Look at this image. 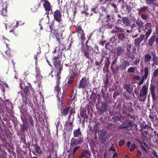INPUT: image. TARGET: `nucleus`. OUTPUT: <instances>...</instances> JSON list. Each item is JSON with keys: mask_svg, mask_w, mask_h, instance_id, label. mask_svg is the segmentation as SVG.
Segmentation results:
<instances>
[{"mask_svg": "<svg viewBox=\"0 0 158 158\" xmlns=\"http://www.w3.org/2000/svg\"><path fill=\"white\" fill-rule=\"evenodd\" d=\"M125 29H123L121 27L115 26L111 31V32L112 33L120 32V33H118L117 34V37L118 38V39L117 42H116L119 43L120 41L123 42L124 41L125 38V34L123 33L125 32Z\"/></svg>", "mask_w": 158, "mask_h": 158, "instance_id": "1", "label": "nucleus"}, {"mask_svg": "<svg viewBox=\"0 0 158 158\" xmlns=\"http://www.w3.org/2000/svg\"><path fill=\"white\" fill-rule=\"evenodd\" d=\"M73 68L71 69L70 72V74L68 77V83L69 85L73 84L74 82V78L77 74L76 72L77 71V65H72Z\"/></svg>", "mask_w": 158, "mask_h": 158, "instance_id": "2", "label": "nucleus"}, {"mask_svg": "<svg viewBox=\"0 0 158 158\" xmlns=\"http://www.w3.org/2000/svg\"><path fill=\"white\" fill-rule=\"evenodd\" d=\"M148 87L146 85H144L140 90L139 96L138 97L139 101L140 102H144L147 98L148 93Z\"/></svg>", "mask_w": 158, "mask_h": 158, "instance_id": "3", "label": "nucleus"}, {"mask_svg": "<svg viewBox=\"0 0 158 158\" xmlns=\"http://www.w3.org/2000/svg\"><path fill=\"white\" fill-rule=\"evenodd\" d=\"M93 49H91L88 45H86V47L82 48L81 49L83 56L87 59H90L93 54L92 52Z\"/></svg>", "mask_w": 158, "mask_h": 158, "instance_id": "4", "label": "nucleus"}, {"mask_svg": "<svg viewBox=\"0 0 158 158\" xmlns=\"http://www.w3.org/2000/svg\"><path fill=\"white\" fill-rule=\"evenodd\" d=\"M111 16L108 15L104 19L105 20L102 22V27L106 28H112L114 27V24L110 19Z\"/></svg>", "mask_w": 158, "mask_h": 158, "instance_id": "5", "label": "nucleus"}, {"mask_svg": "<svg viewBox=\"0 0 158 158\" xmlns=\"http://www.w3.org/2000/svg\"><path fill=\"white\" fill-rule=\"evenodd\" d=\"M90 85L89 78L84 77L80 80L79 85L78 88L84 89L88 88Z\"/></svg>", "mask_w": 158, "mask_h": 158, "instance_id": "6", "label": "nucleus"}, {"mask_svg": "<svg viewBox=\"0 0 158 158\" xmlns=\"http://www.w3.org/2000/svg\"><path fill=\"white\" fill-rule=\"evenodd\" d=\"M43 2L44 3L43 6L46 12L45 14L47 15V17L49 19V11L52 10V6L48 0H41L40 2Z\"/></svg>", "mask_w": 158, "mask_h": 158, "instance_id": "7", "label": "nucleus"}, {"mask_svg": "<svg viewBox=\"0 0 158 158\" xmlns=\"http://www.w3.org/2000/svg\"><path fill=\"white\" fill-rule=\"evenodd\" d=\"M61 58L58 55L57 56H54L52 59L54 67L56 69H62V66L61 65Z\"/></svg>", "mask_w": 158, "mask_h": 158, "instance_id": "8", "label": "nucleus"}, {"mask_svg": "<svg viewBox=\"0 0 158 158\" xmlns=\"http://www.w3.org/2000/svg\"><path fill=\"white\" fill-rule=\"evenodd\" d=\"M83 140V139L82 138H79L78 139L72 138L71 140L70 148L72 149L77 145L81 144Z\"/></svg>", "mask_w": 158, "mask_h": 158, "instance_id": "9", "label": "nucleus"}, {"mask_svg": "<svg viewBox=\"0 0 158 158\" xmlns=\"http://www.w3.org/2000/svg\"><path fill=\"white\" fill-rule=\"evenodd\" d=\"M29 88L28 86H26L23 89V92L24 94V96L23 92L22 91L21 93V95L22 97L23 100L24 98L25 99L26 103L27 102V100L29 101L30 99L31 98V96L30 97L29 95Z\"/></svg>", "mask_w": 158, "mask_h": 158, "instance_id": "10", "label": "nucleus"}, {"mask_svg": "<svg viewBox=\"0 0 158 158\" xmlns=\"http://www.w3.org/2000/svg\"><path fill=\"white\" fill-rule=\"evenodd\" d=\"M149 89L151 92L152 100L155 101L156 100V94L158 92V88L153 84H151L150 85Z\"/></svg>", "mask_w": 158, "mask_h": 158, "instance_id": "11", "label": "nucleus"}, {"mask_svg": "<svg viewBox=\"0 0 158 158\" xmlns=\"http://www.w3.org/2000/svg\"><path fill=\"white\" fill-rule=\"evenodd\" d=\"M53 16L55 20L59 24H63L62 23V15L59 10H56L53 13Z\"/></svg>", "mask_w": 158, "mask_h": 158, "instance_id": "12", "label": "nucleus"}, {"mask_svg": "<svg viewBox=\"0 0 158 158\" xmlns=\"http://www.w3.org/2000/svg\"><path fill=\"white\" fill-rule=\"evenodd\" d=\"M51 35L53 38H55L58 42L59 45L61 44L60 40V33L58 32V31L53 29L52 31H51Z\"/></svg>", "mask_w": 158, "mask_h": 158, "instance_id": "13", "label": "nucleus"}, {"mask_svg": "<svg viewBox=\"0 0 158 158\" xmlns=\"http://www.w3.org/2000/svg\"><path fill=\"white\" fill-rule=\"evenodd\" d=\"M130 65V62L127 60L122 61L120 64V68L122 71L126 70V68Z\"/></svg>", "mask_w": 158, "mask_h": 158, "instance_id": "14", "label": "nucleus"}, {"mask_svg": "<svg viewBox=\"0 0 158 158\" xmlns=\"http://www.w3.org/2000/svg\"><path fill=\"white\" fill-rule=\"evenodd\" d=\"M123 107L126 110L128 111L129 112H131L133 110V104L131 102L124 103Z\"/></svg>", "mask_w": 158, "mask_h": 158, "instance_id": "15", "label": "nucleus"}, {"mask_svg": "<svg viewBox=\"0 0 158 158\" xmlns=\"http://www.w3.org/2000/svg\"><path fill=\"white\" fill-rule=\"evenodd\" d=\"M145 37V35L142 34L139 37L135 39L134 44L136 47L140 45V43L144 39Z\"/></svg>", "mask_w": 158, "mask_h": 158, "instance_id": "16", "label": "nucleus"}, {"mask_svg": "<svg viewBox=\"0 0 158 158\" xmlns=\"http://www.w3.org/2000/svg\"><path fill=\"white\" fill-rule=\"evenodd\" d=\"M7 5L6 3H3V5L0 6V14L2 16H5L7 13Z\"/></svg>", "mask_w": 158, "mask_h": 158, "instance_id": "17", "label": "nucleus"}, {"mask_svg": "<svg viewBox=\"0 0 158 158\" xmlns=\"http://www.w3.org/2000/svg\"><path fill=\"white\" fill-rule=\"evenodd\" d=\"M71 107L70 106L65 107L60 110V114L62 116H66L68 114Z\"/></svg>", "mask_w": 158, "mask_h": 158, "instance_id": "18", "label": "nucleus"}, {"mask_svg": "<svg viewBox=\"0 0 158 158\" xmlns=\"http://www.w3.org/2000/svg\"><path fill=\"white\" fill-rule=\"evenodd\" d=\"M151 55L152 56V60L153 62L156 65H158V57L156 56V53L154 51H151L150 52Z\"/></svg>", "mask_w": 158, "mask_h": 158, "instance_id": "19", "label": "nucleus"}, {"mask_svg": "<svg viewBox=\"0 0 158 158\" xmlns=\"http://www.w3.org/2000/svg\"><path fill=\"white\" fill-rule=\"evenodd\" d=\"M73 138H81L82 134L81 132L80 128H78L74 130L73 132Z\"/></svg>", "mask_w": 158, "mask_h": 158, "instance_id": "20", "label": "nucleus"}, {"mask_svg": "<svg viewBox=\"0 0 158 158\" xmlns=\"http://www.w3.org/2000/svg\"><path fill=\"white\" fill-rule=\"evenodd\" d=\"M145 26H148L149 27V29L148 31L146 32L145 33V39L146 40H147L148 38L149 37L150 35L151 34L152 32V29L151 27V23H146Z\"/></svg>", "mask_w": 158, "mask_h": 158, "instance_id": "21", "label": "nucleus"}, {"mask_svg": "<svg viewBox=\"0 0 158 158\" xmlns=\"http://www.w3.org/2000/svg\"><path fill=\"white\" fill-rule=\"evenodd\" d=\"M131 48V44H128L127 45V47L126 49L127 51L124 53L125 54V57L127 59H128L129 58L131 55V52L130 51Z\"/></svg>", "mask_w": 158, "mask_h": 158, "instance_id": "22", "label": "nucleus"}, {"mask_svg": "<svg viewBox=\"0 0 158 158\" xmlns=\"http://www.w3.org/2000/svg\"><path fill=\"white\" fill-rule=\"evenodd\" d=\"M125 50L122 47H119L116 49V55L118 56H119L125 53Z\"/></svg>", "mask_w": 158, "mask_h": 158, "instance_id": "23", "label": "nucleus"}, {"mask_svg": "<svg viewBox=\"0 0 158 158\" xmlns=\"http://www.w3.org/2000/svg\"><path fill=\"white\" fill-rule=\"evenodd\" d=\"M152 55H151L149 53L146 54L144 56V63H149L152 58Z\"/></svg>", "mask_w": 158, "mask_h": 158, "instance_id": "24", "label": "nucleus"}, {"mask_svg": "<svg viewBox=\"0 0 158 158\" xmlns=\"http://www.w3.org/2000/svg\"><path fill=\"white\" fill-rule=\"evenodd\" d=\"M76 30L77 35L78 36H79V35L84 33V31L82 29L81 26L79 25H77Z\"/></svg>", "mask_w": 158, "mask_h": 158, "instance_id": "25", "label": "nucleus"}, {"mask_svg": "<svg viewBox=\"0 0 158 158\" xmlns=\"http://www.w3.org/2000/svg\"><path fill=\"white\" fill-rule=\"evenodd\" d=\"M62 69H56L58 71L57 74L56 75V83H60V79L61 78L60 75Z\"/></svg>", "mask_w": 158, "mask_h": 158, "instance_id": "26", "label": "nucleus"}, {"mask_svg": "<svg viewBox=\"0 0 158 158\" xmlns=\"http://www.w3.org/2000/svg\"><path fill=\"white\" fill-rule=\"evenodd\" d=\"M123 87L126 90V91L129 94H131L132 91L133 90L131 87V84L130 83L124 84L123 85Z\"/></svg>", "mask_w": 158, "mask_h": 158, "instance_id": "27", "label": "nucleus"}, {"mask_svg": "<svg viewBox=\"0 0 158 158\" xmlns=\"http://www.w3.org/2000/svg\"><path fill=\"white\" fill-rule=\"evenodd\" d=\"M20 131L23 133H24L25 131H27L28 129L27 125L25 123H23L22 124H20Z\"/></svg>", "mask_w": 158, "mask_h": 158, "instance_id": "28", "label": "nucleus"}, {"mask_svg": "<svg viewBox=\"0 0 158 158\" xmlns=\"http://www.w3.org/2000/svg\"><path fill=\"white\" fill-rule=\"evenodd\" d=\"M156 37V35H153L149 39L148 44L149 46H153Z\"/></svg>", "mask_w": 158, "mask_h": 158, "instance_id": "29", "label": "nucleus"}, {"mask_svg": "<svg viewBox=\"0 0 158 158\" xmlns=\"http://www.w3.org/2000/svg\"><path fill=\"white\" fill-rule=\"evenodd\" d=\"M135 23L137 26L138 27L139 31L140 32V29L143 27V23L140 22L139 19L135 20Z\"/></svg>", "mask_w": 158, "mask_h": 158, "instance_id": "30", "label": "nucleus"}, {"mask_svg": "<svg viewBox=\"0 0 158 158\" xmlns=\"http://www.w3.org/2000/svg\"><path fill=\"white\" fill-rule=\"evenodd\" d=\"M35 150V152L37 154H42V151L40 150V147L37 144H33L32 145Z\"/></svg>", "mask_w": 158, "mask_h": 158, "instance_id": "31", "label": "nucleus"}, {"mask_svg": "<svg viewBox=\"0 0 158 158\" xmlns=\"http://www.w3.org/2000/svg\"><path fill=\"white\" fill-rule=\"evenodd\" d=\"M157 1L158 0H145L146 4L151 6H154Z\"/></svg>", "mask_w": 158, "mask_h": 158, "instance_id": "32", "label": "nucleus"}, {"mask_svg": "<svg viewBox=\"0 0 158 158\" xmlns=\"http://www.w3.org/2000/svg\"><path fill=\"white\" fill-rule=\"evenodd\" d=\"M103 82L104 84V88L106 90L108 87L107 86L109 85V82L107 75H106V77L103 80Z\"/></svg>", "mask_w": 158, "mask_h": 158, "instance_id": "33", "label": "nucleus"}, {"mask_svg": "<svg viewBox=\"0 0 158 158\" xmlns=\"http://www.w3.org/2000/svg\"><path fill=\"white\" fill-rule=\"evenodd\" d=\"M123 24L126 26H128L129 25L130 23V20L127 17H124L123 18Z\"/></svg>", "mask_w": 158, "mask_h": 158, "instance_id": "34", "label": "nucleus"}, {"mask_svg": "<svg viewBox=\"0 0 158 158\" xmlns=\"http://www.w3.org/2000/svg\"><path fill=\"white\" fill-rule=\"evenodd\" d=\"M59 84H60L56 83V85L54 88V92H56L57 96V97L59 95L60 93V94H61L60 93V88L59 86Z\"/></svg>", "mask_w": 158, "mask_h": 158, "instance_id": "35", "label": "nucleus"}, {"mask_svg": "<svg viewBox=\"0 0 158 158\" xmlns=\"http://www.w3.org/2000/svg\"><path fill=\"white\" fill-rule=\"evenodd\" d=\"M80 148L79 146H76L74 147V148H73V152L70 151V154L68 156V158H71L73 155H74L75 152L76 151Z\"/></svg>", "mask_w": 158, "mask_h": 158, "instance_id": "36", "label": "nucleus"}, {"mask_svg": "<svg viewBox=\"0 0 158 158\" xmlns=\"http://www.w3.org/2000/svg\"><path fill=\"white\" fill-rule=\"evenodd\" d=\"M148 7L147 6H142L140 8L138 9L137 10L139 12L141 13L145 12L148 10Z\"/></svg>", "mask_w": 158, "mask_h": 158, "instance_id": "37", "label": "nucleus"}, {"mask_svg": "<svg viewBox=\"0 0 158 158\" xmlns=\"http://www.w3.org/2000/svg\"><path fill=\"white\" fill-rule=\"evenodd\" d=\"M149 69L147 67H146L144 69V75L143 76V77H144V78L147 79L148 76V74Z\"/></svg>", "mask_w": 158, "mask_h": 158, "instance_id": "38", "label": "nucleus"}, {"mask_svg": "<svg viewBox=\"0 0 158 158\" xmlns=\"http://www.w3.org/2000/svg\"><path fill=\"white\" fill-rule=\"evenodd\" d=\"M105 66L107 69L109 68L110 64V61L109 57H106L105 62Z\"/></svg>", "mask_w": 158, "mask_h": 158, "instance_id": "39", "label": "nucleus"}, {"mask_svg": "<svg viewBox=\"0 0 158 158\" xmlns=\"http://www.w3.org/2000/svg\"><path fill=\"white\" fill-rule=\"evenodd\" d=\"M40 3L36 4L34 7L31 8V10L34 12L36 11L40 7Z\"/></svg>", "mask_w": 158, "mask_h": 158, "instance_id": "40", "label": "nucleus"}, {"mask_svg": "<svg viewBox=\"0 0 158 158\" xmlns=\"http://www.w3.org/2000/svg\"><path fill=\"white\" fill-rule=\"evenodd\" d=\"M55 20H52L51 22L49 23V27L50 28L51 31H52L53 29V28L54 27Z\"/></svg>", "mask_w": 158, "mask_h": 158, "instance_id": "41", "label": "nucleus"}, {"mask_svg": "<svg viewBox=\"0 0 158 158\" xmlns=\"http://www.w3.org/2000/svg\"><path fill=\"white\" fill-rule=\"evenodd\" d=\"M112 0H99V2L102 5H104L109 2H110Z\"/></svg>", "mask_w": 158, "mask_h": 158, "instance_id": "42", "label": "nucleus"}, {"mask_svg": "<svg viewBox=\"0 0 158 158\" xmlns=\"http://www.w3.org/2000/svg\"><path fill=\"white\" fill-rule=\"evenodd\" d=\"M117 39H118V38L117 37H116V38L115 36H114V37H111L110 39V41L111 43L112 44H113L114 43H118V42H117Z\"/></svg>", "mask_w": 158, "mask_h": 158, "instance_id": "43", "label": "nucleus"}, {"mask_svg": "<svg viewBox=\"0 0 158 158\" xmlns=\"http://www.w3.org/2000/svg\"><path fill=\"white\" fill-rule=\"evenodd\" d=\"M57 101H58V102L59 105L62 106V104H63L62 102H63V101L64 100H63V99H64L63 98V97L62 96L61 99H60V97H58H58L57 96Z\"/></svg>", "mask_w": 158, "mask_h": 158, "instance_id": "44", "label": "nucleus"}, {"mask_svg": "<svg viewBox=\"0 0 158 158\" xmlns=\"http://www.w3.org/2000/svg\"><path fill=\"white\" fill-rule=\"evenodd\" d=\"M21 118L23 123H25L26 121V118L24 114L22 113L21 115Z\"/></svg>", "mask_w": 158, "mask_h": 158, "instance_id": "45", "label": "nucleus"}, {"mask_svg": "<svg viewBox=\"0 0 158 158\" xmlns=\"http://www.w3.org/2000/svg\"><path fill=\"white\" fill-rule=\"evenodd\" d=\"M6 54L8 57H12V53L10 52V48L7 49V50L5 52Z\"/></svg>", "mask_w": 158, "mask_h": 158, "instance_id": "46", "label": "nucleus"}, {"mask_svg": "<svg viewBox=\"0 0 158 158\" xmlns=\"http://www.w3.org/2000/svg\"><path fill=\"white\" fill-rule=\"evenodd\" d=\"M141 18L144 20H146L148 18V15L145 14H142L141 15Z\"/></svg>", "mask_w": 158, "mask_h": 158, "instance_id": "47", "label": "nucleus"}, {"mask_svg": "<svg viewBox=\"0 0 158 158\" xmlns=\"http://www.w3.org/2000/svg\"><path fill=\"white\" fill-rule=\"evenodd\" d=\"M108 54L107 51L106 50H103L102 52L101 56L102 58L105 57Z\"/></svg>", "mask_w": 158, "mask_h": 158, "instance_id": "48", "label": "nucleus"}, {"mask_svg": "<svg viewBox=\"0 0 158 158\" xmlns=\"http://www.w3.org/2000/svg\"><path fill=\"white\" fill-rule=\"evenodd\" d=\"M112 119L113 121L116 122L117 121H120L121 118L119 116H116L112 117Z\"/></svg>", "mask_w": 158, "mask_h": 158, "instance_id": "49", "label": "nucleus"}, {"mask_svg": "<svg viewBox=\"0 0 158 158\" xmlns=\"http://www.w3.org/2000/svg\"><path fill=\"white\" fill-rule=\"evenodd\" d=\"M153 74V76L155 78L158 76V68L154 70Z\"/></svg>", "mask_w": 158, "mask_h": 158, "instance_id": "50", "label": "nucleus"}, {"mask_svg": "<svg viewBox=\"0 0 158 158\" xmlns=\"http://www.w3.org/2000/svg\"><path fill=\"white\" fill-rule=\"evenodd\" d=\"M107 90V89L104 90L103 89H102L101 90V92L102 94V97L105 99L106 98V91Z\"/></svg>", "mask_w": 158, "mask_h": 158, "instance_id": "51", "label": "nucleus"}, {"mask_svg": "<svg viewBox=\"0 0 158 158\" xmlns=\"http://www.w3.org/2000/svg\"><path fill=\"white\" fill-rule=\"evenodd\" d=\"M65 123L66 125L69 127V128H70V129H71V130L72 129H73L72 125H73V122H66Z\"/></svg>", "mask_w": 158, "mask_h": 158, "instance_id": "52", "label": "nucleus"}, {"mask_svg": "<svg viewBox=\"0 0 158 158\" xmlns=\"http://www.w3.org/2000/svg\"><path fill=\"white\" fill-rule=\"evenodd\" d=\"M29 121L30 123L31 126L34 125V122L33 120V118L31 116V115L29 116Z\"/></svg>", "mask_w": 158, "mask_h": 158, "instance_id": "53", "label": "nucleus"}, {"mask_svg": "<svg viewBox=\"0 0 158 158\" xmlns=\"http://www.w3.org/2000/svg\"><path fill=\"white\" fill-rule=\"evenodd\" d=\"M111 6L114 8L115 12H118V9L116 5L114 3H112L111 4Z\"/></svg>", "mask_w": 158, "mask_h": 158, "instance_id": "54", "label": "nucleus"}, {"mask_svg": "<svg viewBox=\"0 0 158 158\" xmlns=\"http://www.w3.org/2000/svg\"><path fill=\"white\" fill-rule=\"evenodd\" d=\"M129 127V126L128 125H126L125 126H120L118 127V129H127Z\"/></svg>", "mask_w": 158, "mask_h": 158, "instance_id": "55", "label": "nucleus"}, {"mask_svg": "<svg viewBox=\"0 0 158 158\" xmlns=\"http://www.w3.org/2000/svg\"><path fill=\"white\" fill-rule=\"evenodd\" d=\"M137 147L136 145L135 144H132L130 148V152L133 151L134 149Z\"/></svg>", "mask_w": 158, "mask_h": 158, "instance_id": "56", "label": "nucleus"}, {"mask_svg": "<svg viewBox=\"0 0 158 158\" xmlns=\"http://www.w3.org/2000/svg\"><path fill=\"white\" fill-rule=\"evenodd\" d=\"M135 71V69L134 68L131 67H130L127 70V71L129 73H133Z\"/></svg>", "mask_w": 158, "mask_h": 158, "instance_id": "57", "label": "nucleus"}, {"mask_svg": "<svg viewBox=\"0 0 158 158\" xmlns=\"http://www.w3.org/2000/svg\"><path fill=\"white\" fill-rule=\"evenodd\" d=\"M119 67L117 65L116 66L115 68L114 69V71H113L112 73L114 74L117 73V72H118L119 71Z\"/></svg>", "mask_w": 158, "mask_h": 158, "instance_id": "58", "label": "nucleus"}, {"mask_svg": "<svg viewBox=\"0 0 158 158\" xmlns=\"http://www.w3.org/2000/svg\"><path fill=\"white\" fill-rule=\"evenodd\" d=\"M85 153L86 155L90 156L91 154L89 150H85L83 151V154Z\"/></svg>", "mask_w": 158, "mask_h": 158, "instance_id": "59", "label": "nucleus"}, {"mask_svg": "<svg viewBox=\"0 0 158 158\" xmlns=\"http://www.w3.org/2000/svg\"><path fill=\"white\" fill-rule=\"evenodd\" d=\"M123 97L126 98L127 100H129L130 99V96L129 95L127 94L124 93L123 94Z\"/></svg>", "mask_w": 158, "mask_h": 158, "instance_id": "60", "label": "nucleus"}, {"mask_svg": "<svg viewBox=\"0 0 158 158\" xmlns=\"http://www.w3.org/2000/svg\"><path fill=\"white\" fill-rule=\"evenodd\" d=\"M79 36H80L81 40L83 41H84L85 40V34L84 33L83 34L81 35H79Z\"/></svg>", "mask_w": 158, "mask_h": 158, "instance_id": "61", "label": "nucleus"}, {"mask_svg": "<svg viewBox=\"0 0 158 158\" xmlns=\"http://www.w3.org/2000/svg\"><path fill=\"white\" fill-rule=\"evenodd\" d=\"M124 144V141L123 140H120L118 142V145L119 147L123 146Z\"/></svg>", "mask_w": 158, "mask_h": 158, "instance_id": "62", "label": "nucleus"}, {"mask_svg": "<svg viewBox=\"0 0 158 158\" xmlns=\"http://www.w3.org/2000/svg\"><path fill=\"white\" fill-rule=\"evenodd\" d=\"M106 41L105 40H102L98 43L99 45L104 46L105 43L106 42Z\"/></svg>", "mask_w": 158, "mask_h": 158, "instance_id": "63", "label": "nucleus"}, {"mask_svg": "<svg viewBox=\"0 0 158 158\" xmlns=\"http://www.w3.org/2000/svg\"><path fill=\"white\" fill-rule=\"evenodd\" d=\"M87 157L86 155L85 154H83V152L81 153V155L79 157V158H85Z\"/></svg>", "mask_w": 158, "mask_h": 158, "instance_id": "64", "label": "nucleus"}]
</instances>
